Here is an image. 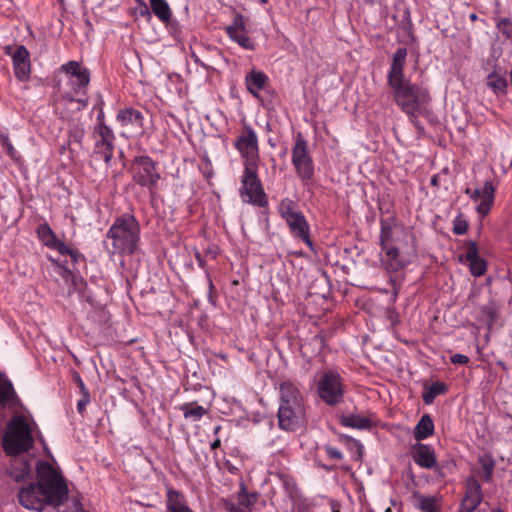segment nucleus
<instances>
[{
    "instance_id": "f257e3e1",
    "label": "nucleus",
    "mask_w": 512,
    "mask_h": 512,
    "mask_svg": "<svg viewBox=\"0 0 512 512\" xmlns=\"http://www.w3.org/2000/svg\"><path fill=\"white\" fill-rule=\"evenodd\" d=\"M407 49L398 48L393 54L390 68L387 74V84L393 90V99L400 109L407 114L409 120L418 126V115L421 114L422 105L426 104L430 97L428 90L411 83L405 78Z\"/></svg>"
},
{
    "instance_id": "f03ea898",
    "label": "nucleus",
    "mask_w": 512,
    "mask_h": 512,
    "mask_svg": "<svg viewBox=\"0 0 512 512\" xmlns=\"http://www.w3.org/2000/svg\"><path fill=\"white\" fill-rule=\"evenodd\" d=\"M37 482L22 488L19 503L30 510H42L45 503L63 504L68 497V487L62 475L48 462H39L36 468Z\"/></svg>"
},
{
    "instance_id": "7ed1b4c3",
    "label": "nucleus",
    "mask_w": 512,
    "mask_h": 512,
    "mask_svg": "<svg viewBox=\"0 0 512 512\" xmlns=\"http://www.w3.org/2000/svg\"><path fill=\"white\" fill-rule=\"evenodd\" d=\"M305 400L296 384L284 381L279 385L278 426L284 431H296L305 422Z\"/></svg>"
},
{
    "instance_id": "20e7f679",
    "label": "nucleus",
    "mask_w": 512,
    "mask_h": 512,
    "mask_svg": "<svg viewBox=\"0 0 512 512\" xmlns=\"http://www.w3.org/2000/svg\"><path fill=\"white\" fill-rule=\"evenodd\" d=\"M141 227L133 214L124 213L117 217L106 233L112 241V254L131 256L138 252Z\"/></svg>"
},
{
    "instance_id": "39448f33",
    "label": "nucleus",
    "mask_w": 512,
    "mask_h": 512,
    "mask_svg": "<svg viewBox=\"0 0 512 512\" xmlns=\"http://www.w3.org/2000/svg\"><path fill=\"white\" fill-rule=\"evenodd\" d=\"M397 237L388 220L381 219L379 233V262L381 267L389 274L406 269L411 260L400 250Z\"/></svg>"
},
{
    "instance_id": "423d86ee",
    "label": "nucleus",
    "mask_w": 512,
    "mask_h": 512,
    "mask_svg": "<svg viewBox=\"0 0 512 512\" xmlns=\"http://www.w3.org/2000/svg\"><path fill=\"white\" fill-rule=\"evenodd\" d=\"M59 71L65 75L63 96L71 102H77L82 106L87 105V89L90 83V71L78 61H68L59 67Z\"/></svg>"
},
{
    "instance_id": "0eeeda50",
    "label": "nucleus",
    "mask_w": 512,
    "mask_h": 512,
    "mask_svg": "<svg viewBox=\"0 0 512 512\" xmlns=\"http://www.w3.org/2000/svg\"><path fill=\"white\" fill-rule=\"evenodd\" d=\"M346 389L345 379L339 370L326 368L319 373L316 393L327 406L335 407L343 403Z\"/></svg>"
},
{
    "instance_id": "6e6552de",
    "label": "nucleus",
    "mask_w": 512,
    "mask_h": 512,
    "mask_svg": "<svg viewBox=\"0 0 512 512\" xmlns=\"http://www.w3.org/2000/svg\"><path fill=\"white\" fill-rule=\"evenodd\" d=\"M32 430L23 416H15L3 436V448L9 455H19L33 448Z\"/></svg>"
},
{
    "instance_id": "1a4fd4ad",
    "label": "nucleus",
    "mask_w": 512,
    "mask_h": 512,
    "mask_svg": "<svg viewBox=\"0 0 512 512\" xmlns=\"http://www.w3.org/2000/svg\"><path fill=\"white\" fill-rule=\"evenodd\" d=\"M129 172L135 184L148 190L151 200L158 196V183L161 179L158 164L147 155L135 156L130 164Z\"/></svg>"
},
{
    "instance_id": "9d476101",
    "label": "nucleus",
    "mask_w": 512,
    "mask_h": 512,
    "mask_svg": "<svg viewBox=\"0 0 512 512\" xmlns=\"http://www.w3.org/2000/svg\"><path fill=\"white\" fill-rule=\"evenodd\" d=\"M240 196L244 203L253 206L268 207V198L257 175V165L244 167L241 177Z\"/></svg>"
},
{
    "instance_id": "9b49d317",
    "label": "nucleus",
    "mask_w": 512,
    "mask_h": 512,
    "mask_svg": "<svg viewBox=\"0 0 512 512\" xmlns=\"http://www.w3.org/2000/svg\"><path fill=\"white\" fill-rule=\"evenodd\" d=\"M291 162L302 184L307 186L314 176L315 169L313 159L309 153L308 143L301 133H298L295 138Z\"/></svg>"
},
{
    "instance_id": "f8f14e48",
    "label": "nucleus",
    "mask_w": 512,
    "mask_h": 512,
    "mask_svg": "<svg viewBox=\"0 0 512 512\" xmlns=\"http://www.w3.org/2000/svg\"><path fill=\"white\" fill-rule=\"evenodd\" d=\"M234 147L244 159V166L257 165L259 160L258 135L249 124L243 125L234 142Z\"/></svg>"
},
{
    "instance_id": "ddd939ff",
    "label": "nucleus",
    "mask_w": 512,
    "mask_h": 512,
    "mask_svg": "<svg viewBox=\"0 0 512 512\" xmlns=\"http://www.w3.org/2000/svg\"><path fill=\"white\" fill-rule=\"evenodd\" d=\"M94 149L96 157L109 163L114 155L115 134L108 125L94 126L93 133Z\"/></svg>"
},
{
    "instance_id": "4468645a",
    "label": "nucleus",
    "mask_w": 512,
    "mask_h": 512,
    "mask_svg": "<svg viewBox=\"0 0 512 512\" xmlns=\"http://www.w3.org/2000/svg\"><path fill=\"white\" fill-rule=\"evenodd\" d=\"M259 498L257 492H249L244 484L240 485L235 499H225L223 507L227 512H252V508Z\"/></svg>"
},
{
    "instance_id": "2eb2a0df",
    "label": "nucleus",
    "mask_w": 512,
    "mask_h": 512,
    "mask_svg": "<svg viewBox=\"0 0 512 512\" xmlns=\"http://www.w3.org/2000/svg\"><path fill=\"white\" fill-rule=\"evenodd\" d=\"M411 457L418 466L434 469L436 473L444 477L442 468L437 465L436 454L432 446L417 442L411 447Z\"/></svg>"
},
{
    "instance_id": "dca6fc26",
    "label": "nucleus",
    "mask_w": 512,
    "mask_h": 512,
    "mask_svg": "<svg viewBox=\"0 0 512 512\" xmlns=\"http://www.w3.org/2000/svg\"><path fill=\"white\" fill-rule=\"evenodd\" d=\"M225 32L243 49L251 51L255 49V42L246 33L245 20L241 14L234 16L232 23L225 27Z\"/></svg>"
},
{
    "instance_id": "f3484780",
    "label": "nucleus",
    "mask_w": 512,
    "mask_h": 512,
    "mask_svg": "<svg viewBox=\"0 0 512 512\" xmlns=\"http://www.w3.org/2000/svg\"><path fill=\"white\" fill-rule=\"evenodd\" d=\"M459 261L467 264L475 277L484 275L487 270L486 261L479 256L478 247L474 241L466 242L465 253L459 256Z\"/></svg>"
},
{
    "instance_id": "a211bd4d",
    "label": "nucleus",
    "mask_w": 512,
    "mask_h": 512,
    "mask_svg": "<svg viewBox=\"0 0 512 512\" xmlns=\"http://www.w3.org/2000/svg\"><path fill=\"white\" fill-rule=\"evenodd\" d=\"M483 499L480 483L473 477L466 481L465 494L460 503L458 512H473L478 508Z\"/></svg>"
},
{
    "instance_id": "6ab92c4d",
    "label": "nucleus",
    "mask_w": 512,
    "mask_h": 512,
    "mask_svg": "<svg viewBox=\"0 0 512 512\" xmlns=\"http://www.w3.org/2000/svg\"><path fill=\"white\" fill-rule=\"evenodd\" d=\"M285 222L291 235L294 238L302 240L311 250H313V242L310 238V225L302 211L285 219Z\"/></svg>"
},
{
    "instance_id": "aec40b11",
    "label": "nucleus",
    "mask_w": 512,
    "mask_h": 512,
    "mask_svg": "<svg viewBox=\"0 0 512 512\" xmlns=\"http://www.w3.org/2000/svg\"><path fill=\"white\" fill-rule=\"evenodd\" d=\"M13 70L20 82H27L31 74L30 53L24 45H19L13 54Z\"/></svg>"
},
{
    "instance_id": "412c9836",
    "label": "nucleus",
    "mask_w": 512,
    "mask_h": 512,
    "mask_svg": "<svg viewBox=\"0 0 512 512\" xmlns=\"http://www.w3.org/2000/svg\"><path fill=\"white\" fill-rule=\"evenodd\" d=\"M116 121L122 127H130L137 132H142L144 126V115L138 109L126 107L117 112Z\"/></svg>"
},
{
    "instance_id": "4be33fe9",
    "label": "nucleus",
    "mask_w": 512,
    "mask_h": 512,
    "mask_svg": "<svg viewBox=\"0 0 512 512\" xmlns=\"http://www.w3.org/2000/svg\"><path fill=\"white\" fill-rule=\"evenodd\" d=\"M282 487L287 495V497L291 500L293 509L297 508L298 510L302 509L305 504V499L303 498L301 491L294 479L291 475L280 473L278 475Z\"/></svg>"
},
{
    "instance_id": "5701e85b",
    "label": "nucleus",
    "mask_w": 512,
    "mask_h": 512,
    "mask_svg": "<svg viewBox=\"0 0 512 512\" xmlns=\"http://www.w3.org/2000/svg\"><path fill=\"white\" fill-rule=\"evenodd\" d=\"M166 512H193L185 495L173 488H168L165 499Z\"/></svg>"
},
{
    "instance_id": "b1692460",
    "label": "nucleus",
    "mask_w": 512,
    "mask_h": 512,
    "mask_svg": "<svg viewBox=\"0 0 512 512\" xmlns=\"http://www.w3.org/2000/svg\"><path fill=\"white\" fill-rule=\"evenodd\" d=\"M38 239L48 248L59 250L64 248V242L61 241L47 223L40 224L36 229Z\"/></svg>"
},
{
    "instance_id": "393cba45",
    "label": "nucleus",
    "mask_w": 512,
    "mask_h": 512,
    "mask_svg": "<svg viewBox=\"0 0 512 512\" xmlns=\"http://www.w3.org/2000/svg\"><path fill=\"white\" fill-rule=\"evenodd\" d=\"M268 76L258 70H251L245 77V85L247 90L255 97L259 96V92L263 90L268 82Z\"/></svg>"
},
{
    "instance_id": "a878e982",
    "label": "nucleus",
    "mask_w": 512,
    "mask_h": 512,
    "mask_svg": "<svg viewBox=\"0 0 512 512\" xmlns=\"http://www.w3.org/2000/svg\"><path fill=\"white\" fill-rule=\"evenodd\" d=\"M481 192V202L477 207V211L479 214L485 216L487 215L494 202L495 197V187L491 181H486L484 183L483 188L480 189Z\"/></svg>"
},
{
    "instance_id": "bb28decb",
    "label": "nucleus",
    "mask_w": 512,
    "mask_h": 512,
    "mask_svg": "<svg viewBox=\"0 0 512 512\" xmlns=\"http://www.w3.org/2000/svg\"><path fill=\"white\" fill-rule=\"evenodd\" d=\"M434 422L429 414H424L414 428V438L418 442L425 440L434 434Z\"/></svg>"
},
{
    "instance_id": "cd10ccee",
    "label": "nucleus",
    "mask_w": 512,
    "mask_h": 512,
    "mask_svg": "<svg viewBox=\"0 0 512 512\" xmlns=\"http://www.w3.org/2000/svg\"><path fill=\"white\" fill-rule=\"evenodd\" d=\"M179 410L183 412L184 418L191 422L199 421L208 412L206 408L195 401L181 404Z\"/></svg>"
},
{
    "instance_id": "c85d7f7f",
    "label": "nucleus",
    "mask_w": 512,
    "mask_h": 512,
    "mask_svg": "<svg viewBox=\"0 0 512 512\" xmlns=\"http://www.w3.org/2000/svg\"><path fill=\"white\" fill-rule=\"evenodd\" d=\"M151 9L155 16L166 26L172 21V11L166 0H149Z\"/></svg>"
},
{
    "instance_id": "c756f323",
    "label": "nucleus",
    "mask_w": 512,
    "mask_h": 512,
    "mask_svg": "<svg viewBox=\"0 0 512 512\" xmlns=\"http://www.w3.org/2000/svg\"><path fill=\"white\" fill-rule=\"evenodd\" d=\"M448 387L443 382H435L431 385L424 386V392L422 394L423 401L426 405L433 404L435 398L439 395H443L447 392Z\"/></svg>"
},
{
    "instance_id": "7c9ffc66",
    "label": "nucleus",
    "mask_w": 512,
    "mask_h": 512,
    "mask_svg": "<svg viewBox=\"0 0 512 512\" xmlns=\"http://www.w3.org/2000/svg\"><path fill=\"white\" fill-rule=\"evenodd\" d=\"M340 423L345 427L356 429H368L371 427L370 420L359 414L342 415L340 417Z\"/></svg>"
},
{
    "instance_id": "2f4dec72",
    "label": "nucleus",
    "mask_w": 512,
    "mask_h": 512,
    "mask_svg": "<svg viewBox=\"0 0 512 512\" xmlns=\"http://www.w3.org/2000/svg\"><path fill=\"white\" fill-rule=\"evenodd\" d=\"M17 395L10 380L0 377V405L16 402Z\"/></svg>"
},
{
    "instance_id": "473e14b6",
    "label": "nucleus",
    "mask_w": 512,
    "mask_h": 512,
    "mask_svg": "<svg viewBox=\"0 0 512 512\" xmlns=\"http://www.w3.org/2000/svg\"><path fill=\"white\" fill-rule=\"evenodd\" d=\"M487 86L491 88L495 94H506L508 82L504 77L493 71L487 77Z\"/></svg>"
},
{
    "instance_id": "72a5a7b5",
    "label": "nucleus",
    "mask_w": 512,
    "mask_h": 512,
    "mask_svg": "<svg viewBox=\"0 0 512 512\" xmlns=\"http://www.w3.org/2000/svg\"><path fill=\"white\" fill-rule=\"evenodd\" d=\"M300 212L296 202L290 198H284L278 205V213L283 220Z\"/></svg>"
},
{
    "instance_id": "f704fd0d",
    "label": "nucleus",
    "mask_w": 512,
    "mask_h": 512,
    "mask_svg": "<svg viewBox=\"0 0 512 512\" xmlns=\"http://www.w3.org/2000/svg\"><path fill=\"white\" fill-rule=\"evenodd\" d=\"M0 144H1V147L3 148V150L6 152V154L11 159H13L15 161L19 159L18 153H17L16 149L14 148V146L12 145L6 129L0 130Z\"/></svg>"
},
{
    "instance_id": "c9c22d12",
    "label": "nucleus",
    "mask_w": 512,
    "mask_h": 512,
    "mask_svg": "<svg viewBox=\"0 0 512 512\" xmlns=\"http://www.w3.org/2000/svg\"><path fill=\"white\" fill-rule=\"evenodd\" d=\"M418 508L423 512H439L440 505L434 496H421L418 502Z\"/></svg>"
},
{
    "instance_id": "e433bc0d",
    "label": "nucleus",
    "mask_w": 512,
    "mask_h": 512,
    "mask_svg": "<svg viewBox=\"0 0 512 512\" xmlns=\"http://www.w3.org/2000/svg\"><path fill=\"white\" fill-rule=\"evenodd\" d=\"M85 136V130L82 125L76 124L69 131L70 139L78 144H82Z\"/></svg>"
},
{
    "instance_id": "4c0bfd02",
    "label": "nucleus",
    "mask_w": 512,
    "mask_h": 512,
    "mask_svg": "<svg viewBox=\"0 0 512 512\" xmlns=\"http://www.w3.org/2000/svg\"><path fill=\"white\" fill-rule=\"evenodd\" d=\"M61 255L70 256L73 263H77L79 260H83L84 256L79 252L78 249L72 248L64 244V248L59 250Z\"/></svg>"
},
{
    "instance_id": "58836bf2",
    "label": "nucleus",
    "mask_w": 512,
    "mask_h": 512,
    "mask_svg": "<svg viewBox=\"0 0 512 512\" xmlns=\"http://www.w3.org/2000/svg\"><path fill=\"white\" fill-rule=\"evenodd\" d=\"M468 230V223L461 216H458L453 221V233L455 235H463Z\"/></svg>"
},
{
    "instance_id": "ea45409f",
    "label": "nucleus",
    "mask_w": 512,
    "mask_h": 512,
    "mask_svg": "<svg viewBox=\"0 0 512 512\" xmlns=\"http://www.w3.org/2000/svg\"><path fill=\"white\" fill-rule=\"evenodd\" d=\"M80 393H81V398L77 402V411L80 414H83L84 411L86 410V406L90 402V393H89V390H85V391L80 392Z\"/></svg>"
},
{
    "instance_id": "a19ab883",
    "label": "nucleus",
    "mask_w": 512,
    "mask_h": 512,
    "mask_svg": "<svg viewBox=\"0 0 512 512\" xmlns=\"http://www.w3.org/2000/svg\"><path fill=\"white\" fill-rule=\"evenodd\" d=\"M323 449L326 452L329 459L335 460V461H340L343 459V453L339 449L334 448L329 445H325L323 447Z\"/></svg>"
},
{
    "instance_id": "79ce46f5",
    "label": "nucleus",
    "mask_w": 512,
    "mask_h": 512,
    "mask_svg": "<svg viewBox=\"0 0 512 512\" xmlns=\"http://www.w3.org/2000/svg\"><path fill=\"white\" fill-rule=\"evenodd\" d=\"M482 468H483V472H484L483 479L486 482H491L494 465L492 463H486V464H483Z\"/></svg>"
},
{
    "instance_id": "37998d69",
    "label": "nucleus",
    "mask_w": 512,
    "mask_h": 512,
    "mask_svg": "<svg viewBox=\"0 0 512 512\" xmlns=\"http://www.w3.org/2000/svg\"><path fill=\"white\" fill-rule=\"evenodd\" d=\"M72 379L73 381L76 383V385L79 387L80 389V392H83L85 390H88V388L85 386L80 374L76 371V370H73L72 373Z\"/></svg>"
},
{
    "instance_id": "c03bdc74",
    "label": "nucleus",
    "mask_w": 512,
    "mask_h": 512,
    "mask_svg": "<svg viewBox=\"0 0 512 512\" xmlns=\"http://www.w3.org/2000/svg\"><path fill=\"white\" fill-rule=\"evenodd\" d=\"M450 361L453 364L465 365L469 362V358L463 354H454L451 356Z\"/></svg>"
},
{
    "instance_id": "a18cd8bd",
    "label": "nucleus",
    "mask_w": 512,
    "mask_h": 512,
    "mask_svg": "<svg viewBox=\"0 0 512 512\" xmlns=\"http://www.w3.org/2000/svg\"><path fill=\"white\" fill-rule=\"evenodd\" d=\"M102 125H106L105 123V116H104V112L103 110L101 109L100 110V113L98 114L97 116V124L95 126H102Z\"/></svg>"
},
{
    "instance_id": "49530a36",
    "label": "nucleus",
    "mask_w": 512,
    "mask_h": 512,
    "mask_svg": "<svg viewBox=\"0 0 512 512\" xmlns=\"http://www.w3.org/2000/svg\"><path fill=\"white\" fill-rule=\"evenodd\" d=\"M15 50L16 49H14L12 46L8 45L4 48V53L13 59V54H14Z\"/></svg>"
},
{
    "instance_id": "de8ad7c7",
    "label": "nucleus",
    "mask_w": 512,
    "mask_h": 512,
    "mask_svg": "<svg viewBox=\"0 0 512 512\" xmlns=\"http://www.w3.org/2000/svg\"><path fill=\"white\" fill-rule=\"evenodd\" d=\"M195 258H196V260H197L198 265H199L201 268H204V266H205V262H204V259H203V257L201 256V254H200L199 252H197V253L195 254Z\"/></svg>"
},
{
    "instance_id": "09e8293b",
    "label": "nucleus",
    "mask_w": 512,
    "mask_h": 512,
    "mask_svg": "<svg viewBox=\"0 0 512 512\" xmlns=\"http://www.w3.org/2000/svg\"><path fill=\"white\" fill-rule=\"evenodd\" d=\"M472 200H478V199H481V192H480V189H473V193H472V197H471Z\"/></svg>"
},
{
    "instance_id": "8fccbe9b",
    "label": "nucleus",
    "mask_w": 512,
    "mask_h": 512,
    "mask_svg": "<svg viewBox=\"0 0 512 512\" xmlns=\"http://www.w3.org/2000/svg\"><path fill=\"white\" fill-rule=\"evenodd\" d=\"M221 445V440L219 438H216L212 443H211V449L212 450H215L217 448H219Z\"/></svg>"
},
{
    "instance_id": "3c124183",
    "label": "nucleus",
    "mask_w": 512,
    "mask_h": 512,
    "mask_svg": "<svg viewBox=\"0 0 512 512\" xmlns=\"http://www.w3.org/2000/svg\"><path fill=\"white\" fill-rule=\"evenodd\" d=\"M430 183L432 186H438V183H439L438 175L432 176Z\"/></svg>"
},
{
    "instance_id": "603ef678",
    "label": "nucleus",
    "mask_w": 512,
    "mask_h": 512,
    "mask_svg": "<svg viewBox=\"0 0 512 512\" xmlns=\"http://www.w3.org/2000/svg\"><path fill=\"white\" fill-rule=\"evenodd\" d=\"M318 466L322 467L326 471H331L333 469V466H328V465H325V464H321L320 462H318Z\"/></svg>"
},
{
    "instance_id": "864d4df0",
    "label": "nucleus",
    "mask_w": 512,
    "mask_h": 512,
    "mask_svg": "<svg viewBox=\"0 0 512 512\" xmlns=\"http://www.w3.org/2000/svg\"><path fill=\"white\" fill-rule=\"evenodd\" d=\"M356 446H357L358 453L361 456L362 452H363V445L359 442H356Z\"/></svg>"
},
{
    "instance_id": "5fc2aeb1",
    "label": "nucleus",
    "mask_w": 512,
    "mask_h": 512,
    "mask_svg": "<svg viewBox=\"0 0 512 512\" xmlns=\"http://www.w3.org/2000/svg\"><path fill=\"white\" fill-rule=\"evenodd\" d=\"M472 193H473V189H471V188L465 189V194H467L470 198L472 197Z\"/></svg>"
},
{
    "instance_id": "6e6d98bb",
    "label": "nucleus",
    "mask_w": 512,
    "mask_h": 512,
    "mask_svg": "<svg viewBox=\"0 0 512 512\" xmlns=\"http://www.w3.org/2000/svg\"><path fill=\"white\" fill-rule=\"evenodd\" d=\"M220 430H221V426H220V425H217V426H215V427H214L213 433H214L215 435H217V434L219 433V431H220Z\"/></svg>"
},
{
    "instance_id": "4d7b16f0",
    "label": "nucleus",
    "mask_w": 512,
    "mask_h": 512,
    "mask_svg": "<svg viewBox=\"0 0 512 512\" xmlns=\"http://www.w3.org/2000/svg\"><path fill=\"white\" fill-rule=\"evenodd\" d=\"M390 282H391L392 286L394 287L395 294H397V288H396L395 280L390 279Z\"/></svg>"
},
{
    "instance_id": "13d9d810",
    "label": "nucleus",
    "mask_w": 512,
    "mask_h": 512,
    "mask_svg": "<svg viewBox=\"0 0 512 512\" xmlns=\"http://www.w3.org/2000/svg\"><path fill=\"white\" fill-rule=\"evenodd\" d=\"M470 19H471L472 21H475V20L477 19V15H476V14H471V15H470Z\"/></svg>"
},
{
    "instance_id": "bf43d9fd",
    "label": "nucleus",
    "mask_w": 512,
    "mask_h": 512,
    "mask_svg": "<svg viewBox=\"0 0 512 512\" xmlns=\"http://www.w3.org/2000/svg\"><path fill=\"white\" fill-rule=\"evenodd\" d=\"M492 512H503V510H501L500 508H497V509H493Z\"/></svg>"
},
{
    "instance_id": "052dcab7",
    "label": "nucleus",
    "mask_w": 512,
    "mask_h": 512,
    "mask_svg": "<svg viewBox=\"0 0 512 512\" xmlns=\"http://www.w3.org/2000/svg\"><path fill=\"white\" fill-rule=\"evenodd\" d=\"M260 4H266L268 0H259Z\"/></svg>"
},
{
    "instance_id": "680f3d73",
    "label": "nucleus",
    "mask_w": 512,
    "mask_h": 512,
    "mask_svg": "<svg viewBox=\"0 0 512 512\" xmlns=\"http://www.w3.org/2000/svg\"><path fill=\"white\" fill-rule=\"evenodd\" d=\"M145 14L149 15V11H148L147 6H145Z\"/></svg>"
},
{
    "instance_id": "e2e57ef3",
    "label": "nucleus",
    "mask_w": 512,
    "mask_h": 512,
    "mask_svg": "<svg viewBox=\"0 0 512 512\" xmlns=\"http://www.w3.org/2000/svg\"><path fill=\"white\" fill-rule=\"evenodd\" d=\"M385 512H392V509L390 507H388Z\"/></svg>"
},
{
    "instance_id": "0e129e2a",
    "label": "nucleus",
    "mask_w": 512,
    "mask_h": 512,
    "mask_svg": "<svg viewBox=\"0 0 512 512\" xmlns=\"http://www.w3.org/2000/svg\"><path fill=\"white\" fill-rule=\"evenodd\" d=\"M332 512H339V511H338V509L333 508V509H332Z\"/></svg>"
}]
</instances>
